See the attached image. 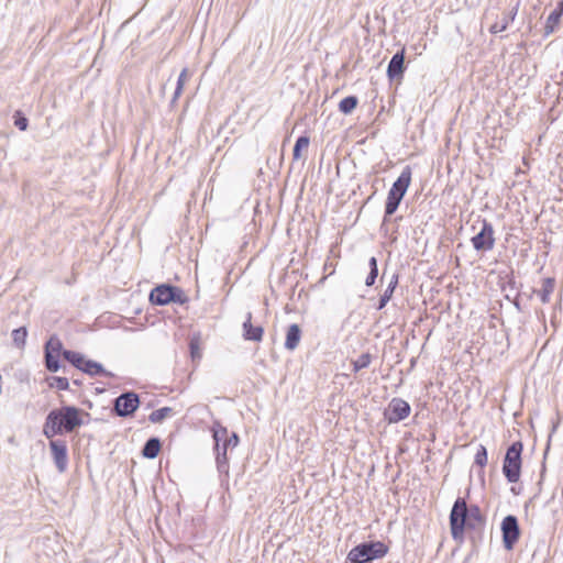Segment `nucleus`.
Returning <instances> with one entry per match:
<instances>
[{
    "label": "nucleus",
    "mask_w": 563,
    "mask_h": 563,
    "mask_svg": "<svg viewBox=\"0 0 563 563\" xmlns=\"http://www.w3.org/2000/svg\"><path fill=\"white\" fill-rule=\"evenodd\" d=\"M555 287V278L554 277H545L542 279V285L540 289L532 288V294H537L542 303H548L550 301V296L553 292Z\"/></svg>",
    "instance_id": "21"
},
{
    "label": "nucleus",
    "mask_w": 563,
    "mask_h": 563,
    "mask_svg": "<svg viewBox=\"0 0 563 563\" xmlns=\"http://www.w3.org/2000/svg\"><path fill=\"white\" fill-rule=\"evenodd\" d=\"M487 457H488V453H487L486 446L483 444H479L477 448L475 457H474V464L479 466L483 470L487 464Z\"/></svg>",
    "instance_id": "33"
},
{
    "label": "nucleus",
    "mask_w": 563,
    "mask_h": 563,
    "mask_svg": "<svg viewBox=\"0 0 563 563\" xmlns=\"http://www.w3.org/2000/svg\"><path fill=\"white\" fill-rule=\"evenodd\" d=\"M334 250L333 247H330V253L333 254L334 253Z\"/></svg>",
    "instance_id": "48"
},
{
    "label": "nucleus",
    "mask_w": 563,
    "mask_h": 563,
    "mask_svg": "<svg viewBox=\"0 0 563 563\" xmlns=\"http://www.w3.org/2000/svg\"><path fill=\"white\" fill-rule=\"evenodd\" d=\"M227 445H231V449H234L240 443V437L236 432H231V434L228 435V439H225Z\"/></svg>",
    "instance_id": "37"
},
{
    "label": "nucleus",
    "mask_w": 563,
    "mask_h": 563,
    "mask_svg": "<svg viewBox=\"0 0 563 563\" xmlns=\"http://www.w3.org/2000/svg\"><path fill=\"white\" fill-rule=\"evenodd\" d=\"M309 143H310V139L307 135H301L297 139L294 150H292L294 159H299L301 157V150L308 148Z\"/></svg>",
    "instance_id": "32"
},
{
    "label": "nucleus",
    "mask_w": 563,
    "mask_h": 563,
    "mask_svg": "<svg viewBox=\"0 0 563 563\" xmlns=\"http://www.w3.org/2000/svg\"><path fill=\"white\" fill-rule=\"evenodd\" d=\"M563 15V0L558 3V7L549 14L545 25L544 35H550L559 27L561 18Z\"/></svg>",
    "instance_id": "18"
},
{
    "label": "nucleus",
    "mask_w": 563,
    "mask_h": 563,
    "mask_svg": "<svg viewBox=\"0 0 563 563\" xmlns=\"http://www.w3.org/2000/svg\"><path fill=\"white\" fill-rule=\"evenodd\" d=\"M242 336L245 341L261 342L264 335V328L261 324L252 323V312H247L245 321L242 324Z\"/></svg>",
    "instance_id": "12"
},
{
    "label": "nucleus",
    "mask_w": 563,
    "mask_h": 563,
    "mask_svg": "<svg viewBox=\"0 0 563 563\" xmlns=\"http://www.w3.org/2000/svg\"><path fill=\"white\" fill-rule=\"evenodd\" d=\"M449 525L452 539L462 544L465 541V533L474 547L484 539L486 516L478 505H468L466 497H457L449 515Z\"/></svg>",
    "instance_id": "1"
},
{
    "label": "nucleus",
    "mask_w": 563,
    "mask_h": 563,
    "mask_svg": "<svg viewBox=\"0 0 563 563\" xmlns=\"http://www.w3.org/2000/svg\"><path fill=\"white\" fill-rule=\"evenodd\" d=\"M494 242L493 225L486 220H483L479 232L472 238L473 246H493Z\"/></svg>",
    "instance_id": "13"
},
{
    "label": "nucleus",
    "mask_w": 563,
    "mask_h": 563,
    "mask_svg": "<svg viewBox=\"0 0 563 563\" xmlns=\"http://www.w3.org/2000/svg\"><path fill=\"white\" fill-rule=\"evenodd\" d=\"M46 382L51 388H56L58 390L69 389V380L67 377L51 376L46 378Z\"/></svg>",
    "instance_id": "31"
},
{
    "label": "nucleus",
    "mask_w": 563,
    "mask_h": 563,
    "mask_svg": "<svg viewBox=\"0 0 563 563\" xmlns=\"http://www.w3.org/2000/svg\"><path fill=\"white\" fill-rule=\"evenodd\" d=\"M394 292L388 290L387 288L384 290V292L378 298L377 303L375 305L376 310H382L386 307V305L389 302V300L393 298Z\"/></svg>",
    "instance_id": "34"
},
{
    "label": "nucleus",
    "mask_w": 563,
    "mask_h": 563,
    "mask_svg": "<svg viewBox=\"0 0 563 563\" xmlns=\"http://www.w3.org/2000/svg\"><path fill=\"white\" fill-rule=\"evenodd\" d=\"M73 383H74L75 385H77V386H80V385H81V382H80V380H78V379H74V380H73Z\"/></svg>",
    "instance_id": "47"
},
{
    "label": "nucleus",
    "mask_w": 563,
    "mask_h": 563,
    "mask_svg": "<svg viewBox=\"0 0 563 563\" xmlns=\"http://www.w3.org/2000/svg\"><path fill=\"white\" fill-rule=\"evenodd\" d=\"M405 71V51L397 52L388 63L387 76L390 80L399 78Z\"/></svg>",
    "instance_id": "15"
},
{
    "label": "nucleus",
    "mask_w": 563,
    "mask_h": 563,
    "mask_svg": "<svg viewBox=\"0 0 563 563\" xmlns=\"http://www.w3.org/2000/svg\"><path fill=\"white\" fill-rule=\"evenodd\" d=\"M84 417H90L85 410L74 405H62L52 409L43 424V434L46 439L76 432L84 426Z\"/></svg>",
    "instance_id": "2"
},
{
    "label": "nucleus",
    "mask_w": 563,
    "mask_h": 563,
    "mask_svg": "<svg viewBox=\"0 0 563 563\" xmlns=\"http://www.w3.org/2000/svg\"><path fill=\"white\" fill-rule=\"evenodd\" d=\"M522 296V294L520 292H517L515 295V297L512 298L511 302L514 303L515 308L518 310V311H522V308H521V303H520V297Z\"/></svg>",
    "instance_id": "40"
},
{
    "label": "nucleus",
    "mask_w": 563,
    "mask_h": 563,
    "mask_svg": "<svg viewBox=\"0 0 563 563\" xmlns=\"http://www.w3.org/2000/svg\"><path fill=\"white\" fill-rule=\"evenodd\" d=\"M81 372L91 377H97V376L113 377V374L111 372L107 371L101 363H99L95 360L87 358V357L82 364Z\"/></svg>",
    "instance_id": "17"
},
{
    "label": "nucleus",
    "mask_w": 563,
    "mask_h": 563,
    "mask_svg": "<svg viewBox=\"0 0 563 563\" xmlns=\"http://www.w3.org/2000/svg\"><path fill=\"white\" fill-rule=\"evenodd\" d=\"M49 450L54 464L59 473H64L68 465V448L65 440L48 439Z\"/></svg>",
    "instance_id": "11"
},
{
    "label": "nucleus",
    "mask_w": 563,
    "mask_h": 563,
    "mask_svg": "<svg viewBox=\"0 0 563 563\" xmlns=\"http://www.w3.org/2000/svg\"><path fill=\"white\" fill-rule=\"evenodd\" d=\"M545 470H547L545 468V463L543 462L542 463V467H541V472H540V481L538 483L539 486H541V484H542V481H543V477H544V474H545Z\"/></svg>",
    "instance_id": "42"
},
{
    "label": "nucleus",
    "mask_w": 563,
    "mask_h": 563,
    "mask_svg": "<svg viewBox=\"0 0 563 563\" xmlns=\"http://www.w3.org/2000/svg\"><path fill=\"white\" fill-rule=\"evenodd\" d=\"M369 269L378 271L377 258L372 256L368 261Z\"/></svg>",
    "instance_id": "41"
},
{
    "label": "nucleus",
    "mask_w": 563,
    "mask_h": 563,
    "mask_svg": "<svg viewBox=\"0 0 563 563\" xmlns=\"http://www.w3.org/2000/svg\"><path fill=\"white\" fill-rule=\"evenodd\" d=\"M302 336V330L299 324L291 323L287 327L284 346L288 351H294L298 347Z\"/></svg>",
    "instance_id": "16"
},
{
    "label": "nucleus",
    "mask_w": 563,
    "mask_h": 563,
    "mask_svg": "<svg viewBox=\"0 0 563 563\" xmlns=\"http://www.w3.org/2000/svg\"><path fill=\"white\" fill-rule=\"evenodd\" d=\"M358 99L355 96H347L343 98L339 103V110L343 114H350L357 107Z\"/></svg>",
    "instance_id": "29"
},
{
    "label": "nucleus",
    "mask_w": 563,
    "mask_h": 563,
    "mask_svg": "<svg viewBox=\"0 0 563 563\" xmlns=\"http://www.w3.org/2000/svg\"><path fill=\"white\" fill-rule=\"evenodd\" d=\"M64 360L81 372L82 364L86 360V355L77 351L68 350L67 352H65Z\"/></svg>",
    "instance_id": "25"
},
{
    "label": "nucleus",
    "mask_w": 563,
    "mask_h": 563,
    "mask_svg": "<svg viewBox=\"0 0 563 563\" xmlns=\"http://www.w3.org/2000/svg\"><path fill=\"white\" fill-rule=\"evenodd\" d=\"M522 295L527 296V298L531 299L532 298V290L530 292H521Z\"/></svg>",
    "instance_id": "46"
},
{
    "label": "nucleus",
    "mask_w": 563,
    "mask_h": 563,
    "mask_svg": "<svg viewBox=\"0 0 563 563\" xmlns=\"http://www.w3.org/2000/svg\"><path fill=\"white\" fill-rule=\"evenodd\" d=\"M371 362L372 355L368 352L362 353L356 360L351 361L353 372L357 373L363 368H367Z\"/></svg>",
    "instance_id": "30"
},
{
    "label": "nucleus",
    "mask_w": 563,
    "mask_h": 563,
    "mask_svg": "<svg viewBox=\"0 0 563 563\" xmlns=\"http://www.w3.org/2000/svg\"><path fill=\"white\" fill-rule=\"evenodd\" d=\"M398 285V275L394 274L387 285V289L390 290L391 292L395 291L396 287Z\"/></svg>",
    "instance_id": "39"
},
{
    "label": "nucleus",
    "mask_w": 563,
    "mask_h": 563,
    "mask_svg": "<svg viewBox=\"0 0 563 563\" xmlns=\"http://www.w3.org/2000/svg\"><path fill=\"white\" fill-rule=\"evenodd\" d=\"M410 183L411 168L406 166L388 191L387 200L385 203V218L390 217L396 212L410 186Z\"/></svg>",
    "instance_id": "6"
},
{
    "label": "nucleus",
    "mask_w": 563,
    "mask_h": 563,
    "mask_svg": "<svg viewBox=\"0 0 563 563\" xmlns=\"http://www.w3.org/2000/svg\"><path fill=\"white\" fill-rule=\"evenodd\" d=\"M210 432H211V437H212V441H213L212 450L218 451L219 443H221L222 441H225V439H228L229 430L227 427H224L220 422V420H214L210 428Z\"/></svg>",
    "instance_id": "20"
},
{
    "label": "nucleus",
    "mask_w": 563,
    "mask_h": 563,
    "mask_svg": "<svg viewBox=\"0 0 563 563\" xmlns=\"http://www.w3.org/2000/svg\"><path fill=\"white\" fill-rule=\"evenodd\" d=\"M388 551L389 548L383 541H363L350 550L345 563H372L383 559Z\"/></svg>",
    "instance_id": "3"
},
{
    "label": "nucleus",
    "mask_w": 563,
    "mask_h": 563,
    "mask_svg": "<svg viewBox=\"0 0 563 563\" xmlns=\"http://www.w3.org/2000/svg\"><path fill=\"white\" fill-rule=\"evenodd\" d=\"M67 351L62 340L56 334H52L44 343L45 368L51 373L58 372L63 367L60 360H64Z\"/></svg>",
    "instance_id": "7"
},
{
    "label": "nucleus",
    "mask_w": 563,
    "mask_h": 563,
    "mask_svg": "<svg viewBox=\"0 0 563 563\" xmlns=\"http://www.w3.org/2000/svg\"><path fill=\"white\" fill-rule=\"evenodd\" d=\"M189 351L190 356L195 361L196 358H200V347H199V339L198 338H191L189 341Z\"/></svg>",
    "instance_id": "35"
},
{
    "label": "nucleus",
    "mask_w": 563,
    "mask_h": 563,
    "mask_svg": "<svg viewBox=\"0 0 563 563\" xmlns=\"http://www.w3.org/2000/svg\"><path fill=\"white\" fill-rule=\"evenodd\" d=\"M11 335H12L13 344L18 349L24 347V345L26 343V338H27V329H26V327L22 325V327H19L16 329H14L12 331Z\"/></svg>",
    "instance_id": "27"
},
{
    "label": "nucleus",
    "mask_w": 563,
    "mask_h": 563,
    "mask_svg": "<svg viewBox=\"0 0 563 563\" xmlns=\"http://www.w3.org/2000/svg\"><path fill=\"white\" fill-rule=\"evenodd\" d=\"M325 276H323L321 279H320V283H322L323 280H325Z\"/></svg>",
    "instance_id": "50"
},
{
    "label": "nucleus",
    "mask_w": 563,
    "mask_h": 563,
    "mask_svg": "<svg viewBox=\"0 0 563 563\" xmlns=\"http://www.w3.org/2000/svg\"><path fill=\"white\" fill-rule=\"evenodd\" d=\"M141 405L140 396L133 390H126L112 400V415L120 418L133 417Z\"/></svg>",
    "instance_id": "8"
},
{
    "label": "nucleus",
    "mask_w": 563,
    "mask_h": 563,
    "mask_svg": "<svg viewBox=\"0 0 563 563\" xmlns=\"http://www.w3.org/2000/svg\"><path fill=\"white\" fill-rule=\"evenodd\" d=\"M148 300L155 306H166L169 303L185 305L189 298L180 287L172 284H161L151 290Z\"/></svg>",
    "instance_id": "5"
},
{
    "label": "nucleus",
    "mask_w": 563,
    "mask_h": 563,
    "mask_svg": "<svg viewBox=\"0 0 563 563\" xmlns=\"http://www.w3.org/2000/svg\"><path fill=\"white\" fill-rule=\"evenodd\" d=\"M550 441H551V437H549V440H548V444H547V448H545V451H544V457L547 456L549 450H550Z\"/></svg>",
    "instance_id": "43"
},
{
    "label": "nucleus",
    "mask_w": 563,
    "mask_h": 563,
    "mask_svg": "<svg viewBox=\"0 0 563 563\" xmlns=\"http://www.w3.org/2000/svg\"><path fill=\"white\" fill-rule=\"evenodd\" d=\"M162 445V440L158 437H151L145 441L141 454L145 459L154 460L158 456Z\"/></svg>",
    "instance_id": "19"
},
{
    "label": "nucleus",
    "mask_w": 563,
    "mask_h": 563,
    "mask_svg": "<svg viewBox=\"0 0 563 563\" xmlns=\"http://www.w3.org/2000/svg\"><path fill=\"white\" fill-rule=\"evenodd\" d=\"M14 124L19 130L25 131L29 125V120L25 117L21 115V112L18 111L16 115H15Z\"/></svg>",
    "instance_id": "36"
},
{
    "label": "nucleus",
    "mask_w": 563,
    "mask_h": 563,
    "mask_svg": "<svg viewBox=\"0 0 563 563\" xmlns=\"http://www.w3.org/2000/svg\"><path fill=\"white\" fill-rule=\"evenodd\" d=\"M500 530L503 547L507 551L514 550L521 536L518 518L515 515L504 517L500 523Z\"/></svg>",
    "instance_id": "9"
},
{
    "label": "nucleus",
    "mask_w": 563,
    "mask_h": 563,
    "mask_svg": "<svg viewBox=\"0 0 563 563\" xmlns=\"http://www.w3.org/2000/svg\"><path fill=\"white\" fill-rule=\"evenodd\" d=\"M173 413V408L170 407H162L159 409H156L154 411H152L148 416V420L152 422V423H161L163 422L166 418H168L169 416H172Z\"/></svg>",
    "instance_id": "28"
},
{
    "label": "nucleus",
    "mask_w": 563,
    "mask_h": 563,
    "mask_svg": "<svg viewBox=\"0 0 563 563\" xmlns=\"http://www.w3.org/2000/svg\"><path fill=\"white\" fill-rule=\"evenodd\" d=\"M377 276H378V271L369 269V273H368V275H367V277L365 279V285L367 287L373 286L375 284V282H376Z\"/></svg>",
    "instance_id": "38"
},
{
    "label": "nucleus",
    "mask_w": 563,
    "mask_h": 563,
    "mask_svg": "<svg viewBox=\"0 0 563 563\" xmlns=\"http://www.w3.org/2000/svg\"><path fill=\"white\" fill-rule=\"evenodd\" d=\"M511 492H512L514 494H517V492H516L515 487H511Z\"/></svg>",
    "instance_id": "49"
},
{
    "label": "nucleus",
    "mask_w": 563,
    "mask_h": 563,
    "mask_svg": "<svg viewBox=\"0 0 563 563\" xmlns=\"http://www.w3.org/2000/svg\"><path fill=\"white\" fill-rule=\"evenodd\" d=\"M498 285L503 292H506L507 289L510 291L517 289L512 268L507 267V269L499 272Z\"/></svg>",
    "instance_id": "22"
},
{
    "label": "nucleus",
    "mask_w": 563,
    "mask_h": 563,
    "mask_svg": "<svg viewBox=\"0 0 563 563\" xmlns=\"http://www.w3.org/2000/svg\"><path fill=\"white\" fill-rule=\"evenodd\" d=\"M518 12V4L514 7L508 13H505L499 21H496L489 29L492 34L504 32L510 22L515 20Z\"/></svg>",
    "instance_id": "23"
},
{
    "label": "nucleus",
    "mask_w": 563,
    "mask_h": 563,
    "mask_svg": "<svg viewBox=\"0 0 563 563\" xmlns=\"http://www.w3.org/2000/svg\"><path fill=\"white\" fill-rule=\"evenodd\" d=\"M330 267H332V263H330L329 260H327L323 268H324V271H327Z\"/></svg>",
    "instance_id": "44"
},
{
    "label": "nucleus",
    "mask_w": 563,
    "mask_h": 563,
    "mask_svg": "<svg viewBox=\"0 0 563 563\" xmlns=\"http://www.w3.org/2000/svg\"><path fill=\"white\" fill-rule=\"evenodd\" d=\"M189 76L190 75H189L188 68H184L180 71V74L178 76V79H177L176 89H175V92H174V96H173V99H172V104H174L177 101V99L181 96L183 90H184V86L188 81Z\"/></svg>",
    "instance_id": "26"
},
{
    "label": "nucleus",
    "mask_w": 563,
    "mask_h": 563,
    "mask_svg": "<svg viewBox=\"0 0 563 563\" xmlns=\"http://www.w3.org/2000/svg\"><path fill=\"white\" fill-rule=\"evenodd\" d=\"M504 297H505V299H506V300H508V301H511V300H512V298H511V292H506Z\"/></svg>",
    "instance_id": "45"
},
{
    "label": "nucleus",
    "mask_w": 563,
    "mask_h": 563,
    "mask_svg": "<svg viewBox=\"0 0 563 563\" xmlns=\"http://www.w3.org/2000/svg\"><path fill=\"white\" fill-rule=\"evenodd\" d=\"M231 449V445H227V441H222L219 443V450L213 451L216 456V465L217 470L219 472V475L222 477L229 476V457H228V450Z\"/></svg>",
    "instance_id": "14"
},
{
    "label": "nucleus",
    "mask_w": 563,
    "mask_h": 563,
    "mask_svg": "<svg viewBox=\"0 0 563 563\" xmlns=\"http://www.w3.org/2000/svg\"><path fill=\"white\" fill-rule=\"evenodd\" d=\"M64 360L81 372L82 364L86 360V355L77 351L68 350L67 352H65Z\"/></svg>",
    "instance_id": "24"
},
{
    "label": "nucleus",
    "mask_w": 563,
    "mask_h": 563,
    "mask_svg": "<svg viewBox=\"0 0 563 563\" xmlns=\"http://www.w3.org/2000/svg\"><path fill=\"white\" fill-rule=\"evenodd\" d=\"M522 452L523 443L520 440L512 442L506 450L501 471L506 481L510 484L518 483L520 479L522 468Z\"/></svg>",
    "instance_id": "4"
},
{
    "label": "nucleus",
    "mask_w": 563,
    "mask_h": 563,
    "mask_svg": "<svg viewBox=\"0 0 563 563\" xmlns=\"http://www.w3.org/2000/svg\"><path fill=\"white\" fill-rule=\"evenodd\" d=\"M411 406L408 401L400 397H394L383 411L384 420L388 424H396L409 417Z\"/></svg>",
    "instance_id": "10"
}]
</instances>
